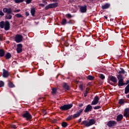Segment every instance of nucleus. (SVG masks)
I'll return each instance as SVG.
<instances>
[{
  "label": "nucleus",
  "instance_id": "obj_16",
  "mask_svg": "<svg viewBox=\"0 0 129 129\" xmlns=\"http://www.w3.org/2000/svg\"><path fill=\"white\" fill-rule=\"evenodd\" d=\"M124 116H125V117L129 116V108L125 109L124 113Z\"/></svg>",
  "mask_w": 129,
  "mask_h": 129
},
{
  "label": "nucleus",
  "instance_id": "obj_23",
  "mask_svg": "<svg viewBox=\"0 0 129 129\" xmlns=\"http://www.w3.org/2000/svg\"><path fill=\"white\" fill-rule=\"evenodd\" d=\"M63 88L67 90H69V86L66 83H63Z\"/></svg>",
  "mask_w": 129,
  "mask_h": 129
},
{
  "label": "nucleus",
  "instance_id": "obj_29",
  "mask_svg": "<svg viewBox=\"0 0 129 129\" xmlns=\"http://www.w3.org/2000/svg\"><path fill=\"white\" fill-rule=\"evenodd\" d=\"M67 22V20H66V19H62V21H61V24L62 25H66V23Z\"/></svg>",
  "mask_w": 129,
  "mask_h": 129
},
{
  "label": "nucleus",
  "instance_id": "obj_4",
  "mask_svg": "<svg viewBox=\"0 0 129 129\" xmlns=\"http://www.w3.org/2000/svg\"><path fill=\"white\" fill-rule=\"evenodd\" d=\"M117 79H118V86H123L124 83H123V77L121 75H119L117 76Z\"/></svg>",
  "mask_w": 129,
  "mask_h": 129
},
{
  "label": "nucleus",
  "instance_id": "obj_41",
  "mask_svg": "<svg viewBox=\"0 0 129 129\" xmlns=\"http://www.w3.org/2000/svg\"><path fill=\"white\" fill-rule=\"evenodd\" d=\"M32 2V0H26L27 4H30Z\"/></svg>",
  "mask_w": 129,
  "mask_h": 129
},
{
  "label": "nucleus",
  "instance_id": "obj_20",
  "mask_svg": "<svg viewBox=\"0 0 129 129\" xmlns=\"http://www.w3.org/2000/svg\"><path fill=\"white\" fill-rule=\"evenodd\" d=\"M8 86L10 88H13L15 87V85H14V84H13V83H12V82L9 81L8 83Z\"/></svg>",
  "mask_w": 129,
  "mask_h": 129
},
{
  "label": "nucleus",
  "instance_id": "obj_33",
  "mask_svg": "<svg viewBox=\"0 0 129 129\" xmlns=\"http://www.w3.org/2000/svg\"><path fill=\"white\" fill-rule=\"evenodd\" d=\"M72 118V115H71L67 118V120H70Z\"/></svg>",
  "mask_w": 129,
  "mask_h": 129
},
{
  "label": "nucleus",
  "instance_id": "obj_15",
  "mask_svg": "<svg viewBox=\"0 0 129 129\" xmlns=\"http://www.w3.org/2000/svg\"><path fill=\"white\" fill-rule=\"evenodd\" d=\"M9 72L8 71H6V70H3V76L4 77V78H7L9 77Z\"/></svg>",
  "mask_w": 129,
  "mask_h": 129
},
{
  "label": "nucleus",
  "instance_id": "obj_9",
  "mask_svg": "<svg viewBox=\"0 0 129 129\" xmlns=\"http://www.w3.org/2000/svg\"><path fill=\"white\" fill-rule=\"evenodd\" d=\"M23 51V44L20 43L17 44V53H21Z\"/></svg>",
  "mask_w": 129,
  "mask_h": 129
},
{
  "label": "nucleus",
  "instance_id": "obj_2",
  "mask_svg": "<svg viewBox=\"0 0 129 129\" xmlns=\"http://www.w3.org/2000/svg\"><path fill=\"white\" fill-rule=\"evenodd\" d=\"M3 12L4 13H7V14L6 17V19H7V20H11L12 19V15H11V14L12 13V9H11V8H4Z\"/></svg>",
  "mask_w": 129,
  "mask_h": 129
},
{
  "label": "nucleus",
  "instance_id": "obj_44",
  "mask_svg": "<svg viewBox=\"0 0 129 129\" xmlns=\"http://www.w3.org/2000/svg\"><path fill=\"white\" fill-rule=\"evenodd\" d=\"M58 0H51V2H53V3H56Z\"/></svg>",
  "mask_w": 129,
  "mask_h": 129
},
{
  "label": "nucleus",
  "instance_id": "obj_45",
  "mask_svg": "<svg viewBox=\"0 0 129 129\" xmlns=\"http://www.w3.org/2000/svg\"><path fill=\"white\" fill-rule=\"evenodd\" d=\"M12 128H16V125H12Z\"/></svg>",
  "mask_w": 129,
  "mask_h": 129
},
{
  "label": "nucleus",
  "instance_id": "obj_7",
  "mask_svg": "<svg viewBox=\"0 0 129 129\" xmlns=\"http://www.w3.org/2000/svg\"><path fill=\"white\" fill-rule=\"evenodd\" d=\"M99 102V97L98 96H96L94 98L92 102L91 105H96Z\"/></svg>",
  "mask_w": 129,
  "mask_h": 129
},
{
  "label": "nucleus",
  "instance_id": "obj_39",
  "mask_svg": "<svg viewBox=\"0 0 129 129\" xmlns=\"http://www.w3.org/2000/svg\"><path fill=\"white\" fill-rule=\"evenodd\" d=\"M21 17H22V15H21L20 14H17V18H21Z\"/></svg>",
  "mask_w": 129,
  "mask_h": 129
},
{
  "label": "nucleus",
  "instance_id": "obj_6",
  "mask_svg": "<svg viewBox=\"0 0 129 129\" xmlns=\"http://www.w3.org/2000/svg\"><path fill=\"white\" fill-rule=\"evenodd\" d=\"M57 7H58V4H51L45 7V10H49V9H53V8H56Z\"/></svg>",
  "mask_w": 129,
  "mask_h": 129
},
{
  "label": "nucleus",
  "instance_id": "obj_5",
  "mask_svg": "<svg viewBox=\"0 0 129 129\" xmlns=\"http://www.w3.org/2000/svg\"><path fill=\"white\" fill-rule=\"evenodd\" d=\"M72 106H73V105H72V104L64 105L63 106H61L60 107V109L62 111H65L68 109H70V108H71Z\"/></svg>",
  "mask_w": 129,
  "mask_h": 129
},
{
  "label": "nucleus",
  "instance_id": "obj_40",
  "mask_svg": "<svg viewBox=\"0 0 129 129\" xmlns=\"http://www.w3.org/2000/svg\"><path fill=\"white\" fill-rule=\"evenodd\" d=\"M5 15V14H4V13H3V11H0V16H4Z\"/></svg>",
  "mask_w": 129,
  "mask_h": 129
},
{
  "label": "nucleus",
  "instance_id": "obj_14",
  "mask_svg": "<svg viewBox=\"0 0 129 129\" xmlns=\"http://www.w3.org/2000/svg\"><path fill=\"white\" fill-rule=\"evenodd\" d=\"M87 10V9L86 6L80 7V11L81 13H86Z\"/></svg>",
  "mask_w": 129,
  "mask_h": 129
},
{
  "label": "nucleus",
  "instance_id": "obj_3",
  "mask_svg": "<svg viewBox=\"0 0 129 129\" xmlns=\"http://www.w3.org/2000/svg\"><path fill=\"white\" fill-rule=\"evenodd\" d=\"M94 123H95V120L93 119H90L89 121L84 120L82 122V124H84V125L87 127L90 126V125H92L94 124Z\"/></svg>",
  "mask_w": 129,
  "mask_h": 129
},
{
  "label": "nucleus",
  "instance_id": "obj_36",
  "mask_svg": "<svg viewBox=\"0 0 129 129\" xmlns=\"http://www.w3.org/2000/svg\"><path fill=\"white\" fill-rule=\"evenodd\" d=\"M79 88L80 89H81V90H83V84L80 85L79 86Z\"/></svg>",
  "mask_w": 129,
  "mask_h": 129
},
{
  "label": "nucleus",
  "instance_id": "obj_18",
  "mask_svg": "<svg viewBox=\"0 0 129 129\" xmlns=\"http://www.w3.org/2000/svg\"><path fill=\"white\" fill-rule=\"evenodd\" d=\"M110 80L111 81H112L114 83H116L117 82V80L116 79V78H115L114 76L110 77Z\"/></svg>",
  "mask_w": 129,
  "mask_h": 129
},
{
  "label": "nucleus",
  "instance_id": "obj_1",
  "mask_svg": "<svg viewBox=\"0 0 129 129\" xmlns=\"http://www.w3.org/2000/svg\"><path fill=\"white\" fill-rule=\"evenodd\" d=\"M0 27L1 29H5L6 31H8L10 30V22L9 21H6L5 22L4 21H2L0 22Z\"/></svg>",
  "mask_w": 129,
  "mask_h": 129
},
{
  "label": "nucleus",
  "instance_id": "obj_43",
  "mask_svg": "<svg viewBox=\"0 0 129 129\" xmlns=\"http://www.w3.org/2000/svg\"><path fill=\"white\" fill-rule=\"evenodd\" d=\"M128 83H129V80H127L126 81V82L125 83H124V85H126L128 84Z\"/></svg>",
  "mask_w": 129,
  "mask_h": 129
},
{
  "label": "nucleus",
  "instance_id": "obj_22",
  "mask_svg": "<svg viewBox=\"0 0 129 129\" xmlns=\"http://www.w3.org/2000/svg\"><path fill=\"white\" fill-rule=\"evenodd\" d=\"M129 93V84L125 88V94Z\"/></svg>",
  "mask_w": 129,
  "mask_h": 129
},
{
  "label": "nucleus",
  "instance_id": "obj_21",
  "mask_svg": "<svg viewBox=\"0 0 129 129\" xmlns=\"http://www.w3.org/2000/svg\"><path fill=\"white\" fill-rule=\"evenodd\" d=\"M5 56V50L4 49H0V57Z\"/></svg>",
  "mask_w": 129,
  "mask_h": 129
},
{
  "label": "nucleus",
  "instance_id": "obj_37",
  "mask_svg": "<svg viewBox=\"0 0 129 129\" xmlns=\"http://www.w3.org/2000/svg\"><path fill=\"white\" fill-rule=\"evenodd\" d=\"M100 77L101 78V79H104V78H105V77H104V75L101 74L100 75Z\"/></svg>",
  "mask_w": 129,
  "mask_h": 129
},
{
  "label": "nucleus",
  "instance_id": "obj_53",
  "mask_svg": "<svg viewBox=\"0 0 129 129\" xmlns=\"http://www.w3.org/2000/svg\"><path fill=\"white\" fill-rule=\"evenodd\" d=\"M20 12V10H17V12L18 13V12Z\"/></svg>",
  "mask_w": 129,
  "mask_h": 129
},
{
  "label": "nucleus",
  "instance_id": "obj_19",
  "mask_svg": "<svg viewBox=\"0 0 129 129\" xmlns=\"http://www.w3.org/2000/svg\"><path fill=\"white\" fill-rule=\"evenodd\" d=\"M109 7H110V5L108 4H105V5L103 6L102 7V9L103 10H105L106 9H108V8H109Z\"/></svg>",
  "mask_w": 129,
  "mask_h": 129
},
{
  "label": "nucleus",
  "instance_id": "obj_10",
  "mask_svg": "<svg viewBox=\"0 0 129 129\" xmlns=\"http://www.w3.org/2000/svg\"><path fill=\"white\" fill-rule=\"evenodd\" d=\"M83 111V109L80 110L79 111L77 112V113L74 114L73 115V117H74V118H76V117H78V116H80V114H81Z\"/></svg>",
  "mask_w": 129,
  "mask_h": 129
},
{
  "label": "nucleus",
  "instance_id": "obj_11",
  "mask_svg": "<svg viewBox=\"0 0 129 129\" xmlns=\"http://www.w3.org/2000/svg\"><path fill=\"white\" fill-rule=\"evenodd\" d=\"M23 41V36L21 35H17V43H21Z\"/></svg>",
  "mask_w": 129,
  "mask_h": 129
},
{
  "label": "nucleus",
  "instance_id": "obj_52",
  "mask_svg": "<svg viewBox=\"0 0 129 129\" xmlns=\"http://www.w3.org/2000/svg\"><path fill=\"white\" fill-rule=\"evenodd\" d=\"M104 18L106 19V20H107V17L104 16Z\"/></svg>",
  "mask_w": 129,
  "mask_h": 129
},
{
  "label": "nucleus",
  "instance_id": "obj_48",
  "mask_svg": "<svg viewBox=\"0 0 129 129\" xmlns=\"http://www.w3.org/2000/svg\"><path fill=\"white\" fill-rule=\"evenodd\" d=\"M81 120H82V119H81V118H80L79 120H78V122H81Z\"/></svg>",
  "mask_w": 129,
  "mask_h": 129
},
{
  "label": "nucleus",
  "instance_id": "obj_24",
  "mask_svg": "<svg viewBox=\"0 0 129 129\" xmlns=\"http://www.w3.org/2000/svg\"><path fill=\"white\" fill-rule=\"evenodd\" d=\"M35 12H36V9H35V8H32L31 10V14L32 16H34Z\"/></svg>",
  "mask_w": 129,
  "mask_h": 129
},
{
  "label": "nucleus",
  "instance_id": "obj_38",
  "mask_svg": "<svg viewBox=\"0 0 129 129\" xmlns=\"http://www.w3.org/2000/svg\"><path fill=\"white\" fill-rule=\"evenodd\" d=\"M23 2H24V0H17V3H23Z\"/></svg>",
  "mask_w": 129,
  "mask_h": 129
},
{
  "label": "nucleus",
  "instance_id": "obj_49",
  "mask_svg": "<svg viewBox=\"0 0 129 129\" xmlns=\"http://www.w3.org/2000/svg\"><path fill=\"white\" fill-rule=\"evenodd\" d=\"M15 42H17V35L15 36Z\"/></svg>",
  "mask_w": 129,
  "mask_h": 129
},
{
  "label": "nucleus",
  "instance_id": "obj_54",
  "mask_svg": "<svg viewBox=\"0 0 129 129\" xmlns=\"http://www.w3.org/2000/svg\"><path fill=\"white\" fill-rule=\"evenodd\" d=\"M16 3H17V0H15Z\"/></svg>",
  "mask_w": 129,
  "mask_h": 129
},
{
  "label": "nucleus",
  "instance_id": "obj_25",
  "mask_svg": "<svg viewBox=\"0 0 129 129\" xmlns=\"http://www.w3.org/2000/svg\"><path fill=\"white\" fill-rule=\"evenodd\" d=\"M6 59H10L11 57H12V55H11V53H8L7 54H6Z\"/></svg>",
  "mask_w": 129,
  "mask_h": 129
},
{
  "label": "nucleus",
  "instance_id": "obj_42",
  "mask_svg": "<svg viewBox=\"0 0 129 129\" xmlns=\"http://www.w3.org/2000/svg\"><path fill=\"white\" fill-rule=\"evenodd\" d=\"M88 91H89V88H87L86 89L85 92H86L87 93H88Z\"/></svg>",
  "mask_w": 129,
  "mask_h": 129
},
{
  "label": "nucleus",
  "instance_id": "obj_31",
  "mask_svg": "<svg viewBox=\"0 0 129 129\" xmlns=\"http://www.w3.org/2000/svg\"><path fill=\"white\" fill-rule=\"evenodd\" d=\"M56 92H57V89H56V88H52V94H55V93H56Z\"/></svg>",
  "mask_w": 129,
  "mask_h": 129
},
{
  "label": "nucleus",
  "instance_id": "obj_30",
  "mask_svg": "<svg viewBox=\"0 0 129 129\" xmlns=\"http://www.w3.org/2000/svg\"><path fill=\"white\" fill-rule=\"evenodd\" d=\"M5 83L3 81H0V87H4Z\"/></svg>",
  "mask_w": 129,
  "mask_h": 129
},
{
  "label": "nucleus",
  "instance_id": "obj_8",
  "mask_svg": "<svg viewBox=\"0 0 129 129\" xmlns=\"http://www.w3.org/2000/svg\"><path fill=\"white\" fill-rule=\"evenodd\" d=\"M23 117H25L27 119V120H30V119H32V115L31 114L29 113V112H26L23 114Z\"/></svg>",
  "mask_w": 129,
  "mask_h": 129
},
{
  "label": "nucleus",
  "instance_id": "obj_13",
  "mask_svg": "<svg viewBox=\"0 0 129 129\" xmlns=\"http://www.w3.org/2000/svg\"><path fill=\"white\" fill-rule=\"evenodd\" d=\"M116 125V122H115V121L110 120L108 122V125L109 127L114 126V125Z\"/></svg>",
  "mask_w": 129,
  "mask_h": 129
},
{
  "label": "nucleus",
  "instance_id": "obj_28",
  "mask_svg": "<svg viewBox=\"0 0 129 129\" xmlns=\"http://www.w3.org/2000/svg\"><path fill=\"white\" fill-rule=\"evenodd\" d=\"M119 104H124V100L123 99H120L119 100Z\"/></svg>",
  "mask_w": 129,
  "mask_h": 129
},
{
  "label": "nucleus",
  "instance_id": "obj_50",
  "mask_svg": "<svg viewBox=\"0 0 129 129\" xmlns=\"http://www.w3.org/2000/svg\"><path fill=\"white\" fill-rule=\"evenodd\" d=\"M26 15L27 16H29V12H26Z\"/></svg>",
  "mask_w": 129,
  "mask_h": 129
},
{
  "label": "nucleus",
  "instance_id": "obj_17",
  "mask_svg": "<svg viewBox=\"0 0 129 129\" xmlns=\"http://www.w3.org/2000/svg\"><path fill=\"white\" fill-rule=\"evenodd\" d=\"M123 118V116L121 114H119L117 116L116 120L117 121H120V120H121Z\"/></svg>",
  "mask_w": 129,
  "mask_h": 129
},
{
  "label": "nucleus",
  "instance_id": "obj_32",
  "mask_svg": "<svg viewBox=\"0 0 129 129\" xmlns=\"http://www.w3.org/2000/svg\"><path fill=\"white\" fill-rule=\"evenodd\" d=\"M121 71H119L118 72V74H119V75H120V74H121V73H122L123 74L125 73V71L124 70H123V69H121Z\"/></svg>",
  "mask_w": 129,
  "mask_h": 129
},
{
  "label": "nucleus",
  "instance_id": "obj_35",
  "mask_svg": "<svg viewBox=\"0 0 129 129\" xmlns=\"http://www.w3.org/2000/svg\"><path fill=\"white\" fill-rule=\"evenodd\" d=\"M101 107L100 106H96L94 107V109H99Z\"/></svg>",
  "mask_w": 129,
  "mask_h": 129
},
{
  "label": "nucleus",
  "instance_id": "obj_46",
  "mask_svg": "<svg viewBox=\"0 0 129 129\" xmlns=\"http://www.w3.org/2000/svg\"><path fill=\"white\" fill-rule=\"evenodd\" d=\"M87 93H86V92H85V93H84L85 97H86V96H87Z\"/></svg>",
  "mask_w": 129,
  "mask_h": 129
},
{
  "label": "nucleus",
  "instance_id": "obj_12",
  "mask_svg": "<svg viewBox=\"0 0 129 129\" xmlns=\"http://www.w3.org/2000/svg\"><path fill=\"white\" fill-rule=\"evenodd\" d=\"M92 109V106H91V105L90 104H89L86 106L84 111L85 112H89V111H91Z\"/></svg>",
  "mask_w": 129,
  "mask_h": 129
},
{
  "label": "nucleus",
  "instance_id": "obj_27",
  "mask_svg": "<svg viewBox=\"0 0 129 129\" xmlns=\"http://www.w3.org/2000/svg\"><path fill=\"white\" fill-rule=\"evenodd\" d=\"M87 79H89V80H93V79H94V77L92 76H88L87 77Z\"/></svg>",
  "mask_w": 129,
  "mask_h": 129
},
{
  "label": "nucleus",
  "instance_id": "obj_51",
  "mask_svg": "<svg viewBox=\"0 0 129 129\" xmlns=\"http://www.w3.org/2000/svg\"><path fill=\"white\" fill-rule=\"evenodd\" d=\"M126 96H127V98H129V94L127 95Z\"/></svg>",
  "mask_w": 129,
  "mask_h": 129
},
{
  "label": "nucleus",
  "instance_id": "obj_26",
  "mask_svg": "<svg viewBox=\"0 0 129 129\" xmlns=\"http://www.w3.org/2000/svg\"><path fill=\"white\" fill-rule=\"evenodd\" d=\"M61 125L63 127H66V126L68 125V124L67 123V122H63L61 123Z\"/></svg>",
  "mask_w": 129,
  "mask_h": 129
},
{
  "label": "nucleus",
  "instance_id": "obj_34",
  "mask_svg": "<svg viewBox=\"0 0 129 129\" xmlns=\"http://www.w3.org/2000/svg\"><path fill=\"white\" fill-rule=\"evenodd\" d=\"M66 17H67V18H68L69 19L72 18V16L71 15V14H67Z\"/></svg>",
  "mask_w": 129,
  "mask_h": 129
},
{
  "label": "nucleus",
  "instance_id": "obj_47",
  "mask_svg": "<svg viewBox=\"0 0 129 129\" xmlns=\"http://www.w3.org/2000/svg\"><path fill=\"white\" fill-rule=\"evenodd\" d=\"M40 6L41 7H45V5H44V4H40Z\"/></svg>",
  "mask_w": 129,
  "mask_h": 129
}]
</instances>
